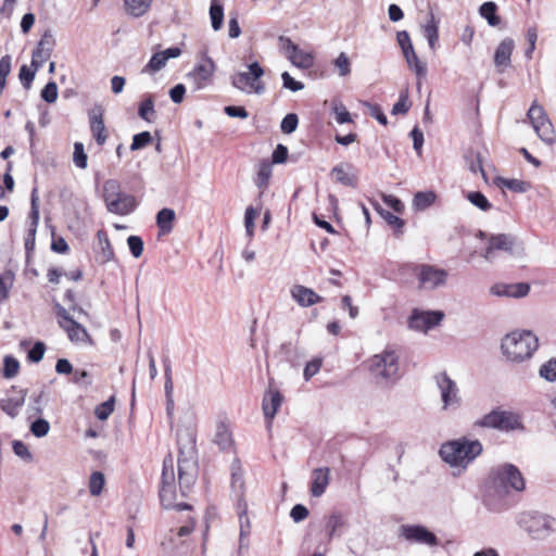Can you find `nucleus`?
Returning <instances> with one entry per match:
<instances>
[{"label": "nucleus", "mask_w": 556, "mask_h": 556, "mask_svg": "<svg viewBox=\"0 0 556 556\" xmlns=\"http://www.w3.org/2000/svg\"><path fill=\"white\" fill-rule=\"evenodd\" d=\"M137 206L134 195L123 193L117 200L109 202V212L117 215L130 214Z\"/></svg>", "instance_id": "obj_29"}, {"label": "nucleus", "mask_w": 556, "mask_h": 556, "mask_svg": "<svg viewBox=\"0 0 556 556\" xmlns=\"http://www.w3.org/2000/svg\"><path fill=\"white\" fill-rule=\"evenodd\" d=\"M125 11L132 17L144 15L151 8L152 0H123Z\"/></svg>", "instance_id": "obj_33"}, {"label": "nucleus", "mask_w": 556, "mask_h": 556, "mask_svg": "<svg viewBox=\"0 0 556 556\" xmlns=\"http://www.w3.org/2000/svg\"><path fill=\"white\" fill-rule=\"evenodd\" d=\"M521 521L525 529L535 539H543L556 531V519L547 515H526Z\"/></svg>", "instance_id": "obj_12"}, {"label": "nucleus", "mask_w": 556, "mask_h": 556, "mask_svg": "<svg viewBox=\"0 0 556 556\" xmlns=\"http://www.w3.org/2000/svg\"><path fill=\"white\" fill-rule=\"evenodd\" d=\"M264 70L258 62L249 65V72H239L231 76V85L245 93L263 94L265 84L261 80Z\"/></svg>", "instance_id": "obj_8"}, {"label": "nucleus", "mask_w": 556, "mask_h": 556, "mask_svg": "<svg viewBox=\"0 0 556 556\" xmlns=\"http://www.w3.org/2000/svg\"><path fill=\"white\" fill-rule=\"evenodd\" d=\"M298 125H299L298 115L294 113H289L282 118L280 128L283 134L289 135L296 130Z\"/></svg>", "instance_id": "obj_56"}, {"label": "nucleus", "mask_w": 556, "mask_h": 556, "mask_svg": "<svg viewBox=\"0 0 556 556\" xmlns=\"http://www.w3.org/2000/svg\"><path fill=\"white\" fill-rule=\"evenodd\" d=\"M59 325L62 329L66 331L71 342L75 344H92L88 331L79 323L73 320L68 325H65V323L59 321Z\"/></svg>", "instance_id": "obj_26"}, {"label": "nucleus", "mask_w": 556, "mask_h": 556, "mask_svg": "<svg viewBox=\"0 0 556 556\" xmlns=\"http://www.w3.org/2000/svg\"><path fill=\"white\" fill-rule=\"evenodd\" d=\"M46 345L41 341H37L33 348L28 351L27 358L31 363H39L45 355Z\"/></svg>", "instance_id": "obj_60"}, {"label": "nucleus", "mask_w": 556, "mask_h": 556, "mask_svg": "<svg viewBox=\"0 0 556 556\" xmlns=\"http://www.w3.org/2000/svg\"><path fill=\"white\" fill-rule=\"evenodd\" d=\"M291 295L299 305L303 307L312 306L323 301L313 289L298 285L291 289Z\"/></svg>", "instance_id": "obj_27"}, {"label": "nucleus", "mask_w": 556, "mask_h": 556, "mask_svg": "<svg viewBox=\"0 0 556 556\" xmlns=\"http://www.w3.org/2000/svg\"><path fill=\"white\" fill-rule=\"evenodd\" d=\"M539 375L548 382L556 381V357L541 365Z\"/></svg>", "instance_id": "obj_51"}, {"label": "nucleus", "mask_w": 556, "mask_h": 556, "mask_svg": "<svg viewBox=\"0 0 556 556\" xmlns=\"http://www.w3.org/2000/svg\"><path fill=\"white\" fill-rule=\"evenodd\" d=\"M422 34L426 37L429 48L435 51L439 46V20L433 12H429L428 21L421 26Z\"/></svg>", "instance_id": "obj_30"}, {"label": "nucleus", "mask_w": 556, "mask_h": 556, "mask_svg": "<svg viewBox=\"0 0 556 556\" xmlns=\"http://www.w3.org/2000/svg\"><path fill=\"white\" fill-rule=\"evenodd\" d=\"M214 70L215 65L211 59H206L194 66L192 72L189 73V78L192 79L197 90L204 88L210 83Z\"/></svg>", "instance_id": "obj_20"}, {"label": "nucleus", "mask_w": 556, "mask_h": 556, "mask_svg": "<svg viewBox=\"0 0 556 556\" xmlns=\"http://www.w3.org/2000/svg\"><path fill=\"white\" fill-rule=\"evenodd\" d=\"M105 483L104 475L100 471H94L89 478V491L92 496L101 494Z\"/></svg>", "instance_id": "obj_50"}, {"label": "nucleus", "mask_w": 556, "mask_h": 556, "mask_svg": "<svg viewBox=\"0 0 556 556\" xmlns=\"http://www.w3.org/2000/svg\"><path fill=\"white\" fill-rule=\"evenodd\" d=\"M210 18L212 28L217 31L224 23V3L222 0H212L210 4Z\"/></svg>", "instance_id": "obj_36"}, {"label": "nucleus", "mask_w": 556, "mask_h": 556, "mask_svg": "<svg viewBox=\"0 0 556 556\" xmlns=\"http://www.w3.org/2000/svg\"><path fill=\"white\" fill-rule=\"evenodd\" d=\"M444 314L440 311L420 312L415 309L409 318V327L415 330L428 331L438 326Z\"/></svg>", "instance_id": "obj_15"}, {"label": "nucleus", "mask_w": 556, "mask_h": 556, "mask_svg": "<svg viewBox=\"0 0 556 556\" xmlns=\"http://www.w3.org/2000/svg\"><path fill=\"white\" fill-rule=\"evenodd\" d=\"M54 45L55 40L53 36L48 31L45 33L41 36L37 48L33 51L30 66L35 67V70H39L42 64L51 56Z\"/></svg>", "instance_id": "obj_17"}, {"label": "nucleus", "mask_w": 556, "mask_h": 556, "mask_svg": "<svg viewBox=\"0 0 556 556\" xmlns=\"http://www.w3.org/2000/svg\"><path fill=\"white\" fill-rule=\"evenodd\" d=\"M482 452L483 446L479 440L462 437L443 443L439 455L451 467L466 469Z\"/></svg>", "instance_id": "obj_3"}, {"label": "nucleus", "mask_w": 556, "mask_h": 556, "mask_svg": "<svg viewBox=\"0 0 556 556\" xmlns=\"http://www.w3.org/2000/svg\"><path fill=\"white\" fill-rule=\"evenodd\" d=\"M515 245V238L510 235L500 233L493 235L488 241L483 257L491 262L494 260L496 252H511Z\"/></svg>", "instance_id": "obj_16"}, {"label": "nucleus", "mask_w": 556, "mask_h": 556, "mask_svg": "<svg viewBox=\"0 0 556 556\" xmlns=\"http://www.w3.org/2000/svg\"><path fill=\"white\" fill-rule=\"evenodd\" d=\"M496 11L497 5L492 1L484 2L479 9L480 15L488 21V24L490 26L493 27L497 26L501 22L500 17L496 14Z\"/></svg>", "instance_id": "obj_41"}, {"label": "nucleus", "mask_w": 556, "mask_h": 556, "mask_svg": "<svg viewBox=\"0 0 556 556\" xmlns=\"http://www.w3.org/2000/svg\"><path fill=\"white\" fill-rule=\"evenodd\" d=\"M330 482V469L328 467H319L312 472L311 495L320 497Z\"/></svg>", "instance_id": "obj_23"}, {"label": "nucleus", "mask_w": 556, "mask_h": 556, "mask_svg": "<svg viewBox=\"0 0 556 556\" xmlns=\"http://www.w3.org/2000/svg\"><path fill=\"white\" fill-rule=\"evenodd\" d=\"M18 370L20 362L11 355L4 356L2 376L7 379H12L18 374Z\"/></svg>", "instance_id": "obj_48"}, {"label": "nucleus", "mask_w": 556, "mask_h": 556, "mask_svg": "<svg viewBox=\"0 0 556 556\" xmlns=\"http://www.w3.org/2000/svg\"><path fill=\"white\" fill-rule=\"evenodd\" d=\"M176 497L174 458L170 454H168L163 460L160 488L161 504L167 509L174 508L177 510H184L191 508V506L187 503H177Z\"/></svg>", "instance_id": "obj_6"}, {"label": "nucleus", "mask_w": 556, "mask_h": 556, "mask_svg": "<svg viewBox=\"0 0 556 556\" xmlns=\"http://www.w3.org/2000/svg\"><path fill=\"white\" fill-rule=\"evenodd\" d=\"M403 55L407 62L408 67L415 72V74L419 78H424L427 75V67L425 63H422L419 58L417 56L414 47L402 51Z\"/></svg>", "instance_id": "obj_34"}, {"label": "nucleus", "mask_w": 556, "mask_h": 556, "mask_svg": "<svg viewBox=\"0 0 556 556\" xmlns=\"http://www.w3.org/2000/svg\"><path fill=\"white\" fill-rule=\"evenodd\" d=\"M39 197H38V189L34 188L30 195V212H29V219L31 226V233L36 235L37 227L39 224Z\"/></svg>", "instance_id": "obj_39"}, {"label": "nucleus", "mask_w": 556, "mask_h": 556, "mask_svg": "<svg viewBox=\"0 0 556 556\" xmlns=\"http://www.w3.org/2000/svg\"><path fill=\"white\" fill-rule=\"evenodd\" d=\"M525 479L519 469L513 464L494 467L485 483L483 503L491 511H502L509 507L511 491H522Z\"/></svg>", "instance_id": "obj_1"}, {"label": "nucleus", "mask_w": 556, "mask_h": 556, "mask_svg": "<svg viewBox=\"0 0 556 556\" xmlns=\"http://www.w3.org/2000/svg\"><path fill=\"white\" fill-rule=\"evenodd\" d=\"M376 210L380 214V216L387 222V224L395 230L397 235L403 233V227L405 223L402 218L378 205L376 206Z\"/></svg>", "instance_id": "obj_42"}, {"label": "nucleus", "mask_w": 556, "mask_h": 556, "mask_svg": "<svg viewBox=\"0 0 556 556\" xmlns=\"http://www.w3.org/2000/svg\"><path fill=\"white\" fill-rule=\"evenodd\" d=\"M42 100L48 103H54L58 99V85L54 81H49L40 93Z\"/></svg>", "instance_id": "obj_61"}, {"label": "nucleus", "mask_w": 556, "mask_h": 556, "mask_svg": "<svg viewBox=\"0 0 556 556\" xmlns=\"http://www.w3.org/2000/svg\"><path fill=\"white\" fill-rule=\"evenodd\" d=\"M37 71L38 70H35V67L30 68L27 65L21 66L18 78L25 89H29L31 87Z\"/></svg>", "instance_id": "obj_55"}, {"label": "nucleus", "mask_w": 556, "mask_h": 556, "mask_svg": "<svg viewBox=\"0 0 556 556\" xmlns=\"http://www.w3.org/2000/svg\"><path fill=\"white\" fill-rule=\"evenodd\" d=\"M352 168V165L339 164L331 169V177L334 180L343 186L355 188L357 185V176L354 173H350L349 170Z\"/></svg>", "instance_id": "obj_31"}, {"label": "nucleus", "mask_w": 556, "mask_h": 556, "mask_svg": "<svg viewBox=\"0 0 556 556\" xmlns=\"http://www.w3.org/2000/svg\"><path fill=\"white\" fill-rule=\"evenodd\" d=\"M182 53L179 47H170L164 51L154 53L142 68V73L154 74L166 66L169 59L178 58Z\"/></svg>", "instance_id": "obj_18"}, {"label": "nucleus", "mask_w": 556, "mask_h": 556, "mask_svg": "<svg viewBox=\"0 0 556 556\" xmlns=\"http://www.w3.org/2000/svg\"><path fill=\"white\" fill-rule=\"evenodd\" d=\"M154 100L151 94L141 101L138 108V115L143 121L151 123L155 117Z\"/></svg>", "instance_id": "obj_43"}, {"label": "nucleus", "mask_w": 556, "mask_h": 556, "mask_svg": "<svg viewBox=\"0 0 556 556\" xmlns=\"http://www.w3.org/2000/svg\"><path fill=\"white\" fill-rule=\"evenodd\" d=\"M409 102H408V96L407 92H402L399 97L397 102L392 108V114H406L409 110Z\"/></svg>", "instance_id": "obj_64"}, {"label": "nucleus", "mask_w": 556, "mask_h": 556, "mask_svg": "<svg viewBox=\"0 0 556 556\" xmlns=\"http://www.w3.org/2000/svg\"><path fill=\"white\" fill-rule=\"evenodd\" d=\"M515 48V42L511 38H505L500 42L495 50L494 63L498 67V72L503 73L504 70L510 65V58Z\"/></svg>", "instance_id": "obj_24"}, {"label": "nucleus", "mask_w": 556, "mask_h": 556, "mask_svg": "<svg viewBox=\"0 0 556 556\" xmlns=\"http://www.w3.org/2000/svg\"><path fill=\"white\" fill-rule=\"evenodd\" d=\"M127 244L134 257L138 258L142 255L143 241L140 237L129 236L127 239Z\"/></svg>", "instance_id": "obj_63"}, {"label": "nucleus", "mask_w": 556, "mask_h": 556, "mask_svg": "<svg viewBox=\"0 0 556 556\" xmlns=\"http://www.w3.org/2000/svg\"><path fill=\"white\" fill-rule=\"evenodd\" d=\"M103 190H104V194H103L104 202H105L106 208L109 210V202L117 200V198H119L123 194V192L119 191V182L114 179L106 180L104 182Z\"/></svg>", "instance_id": "obj_45"}, {"label": "nucleus", "mask_w": 556, "mask_h": 556, "mask_svg": "<svg viewBox=\"0 0 556 556\" xmlns=\"http://www.w3.org/2000/svg\"><path fill=\"white\" fill-rule=\"evenodd\" d=\"M369 371L378 384L386 387L393 384L401 377L397 354L386 350L374 355L369 359Z\"/></svg>", "instance_id": "obj_5"}, {"label": "nucleus", "mask_w": 556, "mask_h": 556, "mask_svg": "<svg viewBox=\"0 0 556 556\" xmlns=\"http://www.w3.org/2000/svg\"><path fill=\"white\" fill-rule=\"evenodd\" d=\"M401 536L412 543L424 544L428 546L439 545L437 535L421 525H402L400 528Z\"/></svg>", "instance_id": "obj_13"}, {"label": "nucleus", "mask_w": 556, "mask_h": 556, "mask_svg": "<svg viewBox=\"0 0 556 556\" xmlns=\"http://www.w3.org/2000/svg\"><path fill=\"white\" fill-rule=\"evenodd\" d=\"M176 218L175 211L164 207L156 214V225L160 229V235H168L174 228V220Z\"/></svg>", "instance_id": "obj_32"}, {"label": "nucleus", "mask_w": 556, "mask_h": 556, "mask_svg": "<svg viewBox=\"0 0 556 556\" xmlns=\"http://www.w3.org/2000/svg\"><path fill=\"white\" fill-rule=\"evenodd\" d=\"M214 442L222 448L228 450L232 445V435L229 427L225 422H219L216 427Z\"/></svg>", "instance_id": "obj_37"}, {"label": "nucleus", "mask_w": 556, "mask_h": 556, "mask_svg": "<svg viewBox=\"0 0 556 556\" xmlns=\"http://www.w3.org/2000/svg\"><path fill=\"white\" fill-rule=\"evenodd\" d=\"M88 156L81 142L74 143L73 162L76 167L85 169L87 167Z\"/></svg>", "instance_id": "obj_53"}, {"label": "nucleus", "mask_w": 556, "mask_h": 556, "mask_svg": "<svg viewBox=\"0 0 556 556\" xmlns=\"http://www.w3.org/2000/svg\"><path fill=\"white\" fill-rule=\"evenodd\" d=\"M333 63L341 77L348 76L351 73V62L344 52H341Z\"/></svg>", "instance_id": "obj_59"}, {"label": "nucleus", "mask_w": 556, "mask_h": 556, "mask_svg": "<svg viewBox=\"0 0 556 556\" xmlns=\"http://www.w3.org/2000/svg\"><path fill=\"white\" fill-rule=\"evenodd\" d=\"M15 275L12 270H4L0 275V303L9 299L10 291L13 288Z\"/></svg>", "instance_id": "obj_38"}, {"label": "nucleus", "mask_w": 556, "mask_h": 556, "mask_svg": "<svg viewBox=\"0 0 556 556\" xmlns=\"http://www.w3.org/2000/svg\"><path fill=\"white\" fill-rule=\"evenodd\" d=\"M530 291V286L526 282L518 283H496L491 288V293L497 296L523 298Z\"/></svg>", "instance_id": "obj_22"}, {"label": "nucleus", "mask_w": 556, "mask_h": 556, "mask_svg": "<svg viewBox=\"0 0 556 556\" xmlns=\"http://www.w3.org/2000/svg\"><path fill=\"white\" fill-rule=\"evenodd\" d=\"M467 199L471 204L479 207L482 211H489L491 208V203L489 200L479 191H472L467 194Z\"/></svg>", "instance_id": "obj_54"}, {"label": "nucleus", "mask_w": 556, "mask_h": 556, "mask_svg": "<svg viewBox=\"0 0 556 556\" xmlns=\"http://www.w3.org/2000/svg\"><path fill=\"white\" fill-rule=\"evenodd\" d=\"M279 42L281 45V49L285 51L287 58L293 65L304 70H307L313 66V55L308 52L301 50L299 46L293 43L290 38L280 36Z\"/></svg>", "instance_id": "obj_14"}, {"label": "nucleus", "mask_w": 556, "mask_h": 556, "mask_svg": "<svg viewBox=\"0 0 556 556\" xmlns=\"http://www.w3.org/2000/svg\"><path fill=\"white\" fill-rule=\"evenodd\" d=\"M527 118L542 141L547 144H553L556 141L554 126L544 108L540 105L536 100H534L529 108Z\"/></svg>", "instance_id": "obj_9"}, {"label": "nucleus", "mask_w": 556, "mask_h": 556, "mask_svg": "<svg viewBox=\"0 0 556 556\" xmlns=\"http://www.w3.org/2000/svg\"><path fill=\"white\" fill-rule=\"evenodd\" d=\"M413 273L418 279L419 289L434 290L446 283L447 271L429 264H418L413 268Z\"/></svg>", "instance_id": "obj_11"}, {"label": "nucleus", "mask_w": 556, "mask_h": 556, "mask_svg": "<svg viewBox=\"0 0 556 556\" xmlns=\"http://www.w3.org/2000/svg\"><path fill=\"white\" fill-rule=\"evenodd\" d=\"M539 346V340L531 331H514L502 340L501 349L508 361L521 363L529 359Z\"/></svg>", "instance_id": "obj_4"}, {"label": "nucleus", "mask_w": 556, "mask_h": 556, "mask_svg": "<svg viewBox=\"0 0 556 556\" xmlns=\"http://www.w3.org/2000/svg\"><path fill=\"white\" fill-rule=\"evenodd\" d=\"M26 394V390L21 389L15 396L2 399L0 401V408L11 418H15L25 404Z\"/></svg>", "instance_id": "obj_28"}, {"label": "nucleus", "mask_w": 556, "mask_h": 556, "mask_svg": "<svg viewBox=\"0 0 556 556\" xmlns=\"http://www.w3.org/2000/svg\"><path fill=\"white\" fill-rule=\"evenodd\" d=\"M12 446H13V452L16 456H18L20 458H22L25 462L33 460V455L24 442H22L20 440H15V441H13Z\"/></svg>", "instance_id": "obj_62"}, {"label": "nucleus", "mask_w": 556, "mask_h": 556, "mask_svg": "<svg viewBox=\"0 0 556 556\" xmlns=\"http://www.w3.org/2000/svg\"><path fill=\"white\" fill-rule=\"evenodd\" d=\"M97 238L101 247L103 261H111L114 257V251L111 245L108 233L104 230H99L97 232Z\"/></svg>", "instance_id": "obj_46"}, {"label": "nucleus", "mask_w": 556, "mask_h": 556, "mask_svg": "<svg viewBox=\"0 0 556 556\" xmlns=\"http://www.w3.org/2000/svg\"><path fill=\"white\" fill-rule=\"evenodd\" d=\"M177 444L179 450L177 466H178V481L179 489L182 496L193 486L197 479V464L193 457L195 447V438L193 433L186 430L184 435L182 431L177 433Z\"/></svg>", "instance_id": "obj_2"}, {"label": "nucleus", "mask_w": 556, "mask_h": 556, "mask_svg": "<svg viewBox=\"0 0 556 556\" xmlns=\"http://www.w3.org/2000/svg\"><path fill=\"white\" fill-rule=\"evenodd\" d=\"M437 199L433 191H419L415 194L413 204L416 210L425 211L430 207Z\"/></svg>", "instance_id": "obj_40"}, {"label": "nucleus", "mask_w": 556, "mask_h": 556, "mask_svg": "<svg viewBox=\"0 0 556 556\" xmlns=\"http://www.w3.org/2000/svg\"><path fill=\"white\" fill-rule=\"evenodd\" d=\"M49 430H50V424L43 418H38L30 425V432L36 438L46 437L48 434Z\"/></svg>", "instance_id": "obj_58"}, {"label": "nucleus", "mask_w": 556, "mask_h": 556, "mask_svg": "<svg viewBox=\"0 0 556 556\" xmlns=\"http://www.w3.org/2000/svg\"><path fill=\"white\" fill-rule=\"evenodd\" d=\"M115 399L111 396L108 401L99 404L94 409V415L99 420H106L114 410Z\"/></svg>", "instance_id": "obj_52"}, {"label": "nucleus", "mask_w": 556, "mask_h": 556, "mask_svg": "<svg viewBox=\"0 0 556 556\" xmlns=\"http://www.w3.org/2000/svg\"><path fill=\"white\" fill-rule=\"evenodd\" d=\"M237 511L240 523V536H239V555L241 556V549L248 547L247 538L250 535L251 523L248 516V504L244 498H239L237 503Z\"/></svg>", "instance_id": "obj_21"}, {"label": "nucleus", "mask_w": 556, "mask_h": 556, "mask_svg": "<svg viewBox=\"0 0 556 556\" xmlns=\"http://www.w3.org/2000/svg\"><path fill=\"white\" fill-rule=\"evenodd\" d=\"M90 131L98 143V146H103L108 139V132L104 125L103 118V110L101 106H96L88 113Z\"/></svg>", "instance_id": "obj_19"}, {"label": "nucleus", "mask_w": 556, "mask_h": 556, "mask_svg": "<svg viewBox=\"0 0 556 556\" xmlns=\"http://www.w3.org/2000/svg\"><path fill=\"white\" fill-rule=\"evenodd\" d=\"M473 427L495 429L503 432L523 429L519 414L500 408L492 409L490 413L476 420Z\"/></svg>", "instance_id": "obj_7"}, {"label": "nucleus", "mask_w": 556, "mask_h": 556, "mask_svg": "<svg viewBox=\"0 0 556 556\" xmlns=\"http://www.w3.org/2000/svg\"><path fill=\"white\" fill-rule=\"evenodd\" d=\"M435 386L440 391L443 410H456L462 406L460 390L456 383L445 371L439 372L433 377Z\"/></svg>", "instance_id": "obj_10"}, {"label": "nucleus", "mask_w": 556, "mask_h": 556, "mask_svg": "<svg viewBox=\"0 0 556 556\" xmlns=\"http://www.w3.org/2000/svg\"><path fill=\"white\" fill-rule=\"evenodd\" d=\"M345 526V520L343 516L339 513H333L329 516L326 529L328 530L329 538L340 535V530Z\"/></svg>", "instance_id": "obj_44"}, {"label": "nucleus", "mask_w": 556, "mask_h": 556, "mask_svg": "<svg viewBox=\"0 0 556 556\" xmlns=\"http://www.w3.org/2000/svg\"><path fill=\"white\" fill-rule=\"evenodd\" d=\"M500 184L502 187L518 193L527 192L530 189V184L520 179L500 178Z\"/></svg>", "instance_id": "obj_49"}, {"label": "nucleus", "mask_w": 556, "mask_h": 556, "mask_svg": "<svg viewBox=\"0 0 556 556\" xmlns=\"http://www.w3.org/2000/svg\"><path fill=\"white\" fill-rule=\"evenodd\" d=\"M152 141V136L149 131H142L134 136L132 142L130 144L131 151L140 150L148 144H150Z\"/></svg>", "instance_id": "obj_57"}, {"label": "nucleus", "mask_w": 556, "mask_h": 556, "mask_svg": "<svg viewBox=\"0 0 556 556\" xmlns=\"http://www.w3.org/2000/svg\"><path fill=\"white\" fill-rule=\"evenodd\" d=\"M283 396L278 390L269 389L263 397L262 408L265 418L270 422L281 406Z\"/></svg>", "instance_id": "obj_25"}, {"label": "nucleus", "mask_w": 556, "mask_h": 556, "mask_svg": "<svg viewBox=\"0 0 556 556\" xmlns=\"http://www.w3.org/2000/svg\"><path fill=\"white\" fill-rule=\"evenodd\" d=\"M271 177V165L267 162H263L260 165L257 176L255 179V185L261 189H266L268 181Z\"/></svg>", "instance_id": "obj_47"}, {"label": "nucleus", "mask_w": 556, "mask_h": 556, "mask_svg": "<svg viewBox=\"0 0 556 556\" xmlns=\"http://www.w3.org/2000/svg\"><path fill=\"white\" fill-rule=\"evenodd\" d=\"M231 489L237 496V501L244 498L243 471L241 466L236 463H233L231 467Z\"/></svg>", "instance_id": "obj_35"}]
</instances>
